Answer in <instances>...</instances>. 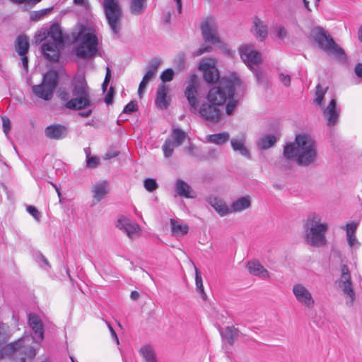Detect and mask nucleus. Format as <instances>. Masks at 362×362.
<instances>
[{"label":"nucleus","mask_w":362,"mask_h":362,"mask_svg":"<svg viewBox=\"0 0 362 362\" xmlns=\"http://www.w3.org/2000/svg\"><path fill=\"white\" fill-rule=\"evenodd\" d=\"M238 332L239 330L235 327L228 326L221 332V334L229 344L233 345L238 337Z\"/></svg>","instance_id":"31"},{"label":"nucleus","mask_w":362,"mask_h":362,"mask_svg":"<svg viewBox=\"0 0 362 362\" xmlns=\"http://www.w3.org/2000/svg\"><path fill=\"white\" fill-rule=\"evenodd\" d=\"M169 88L168 86L161 84L159 86L157 91L156 105L162 110L167 109L170 105V98L168 97Z\"/></svg>","instance_id":"24"},{"label":"nucleus","mask_w":362,"mask_h":362,"mask_svg":"<svg viewBox=\"0 0 362 362\" xmlns=\"http://www.w3.org/2000/svg\"><path fill=\"white\" fill-rule=\"evenodd\" d=\"M293 293L297 301L308 308H311L315 304V300L311 293L303 284H296L293 286Z\"/></svg>","instance_id":"14"},{"label":"nucleus","mask_w":362,"mask_h":362,"mask_svg":"<svg viewBox=\"0 0 362 362\" xmlns=\"http://www.w3.org/2000/svg\"><path fill=\"white\" fill-rule=\"evenodd\" d=\"M328 224L322 222V217L316 213L308 215L303 223L305 241L313 247H322L327 243L326 233Z\"/></svg>","instance_id":"4"},{"label":"nucleus","mask_w":362,"mask_h":362,"mask_svg":"<svg viewBox=\"0 0 362 362\" xmlns=\"http://www.w3.org/2000/svg\"><path fill=\"white\" fill-rule=\"evenodd\" d=\"M279 78L281 82L286 86L289 87L291 85V77L288 74H284L283 73H280L279 74Z\"/></svg>","instance_id":"51"},{"label":"nucleus","mask_w":362,"mask_h":362,"mask_svg":"<svg viewBox=\"0 0 362 362\" xmlns=\"http://www.w3.org/2000/svg\"><path fill=\"white\" fill-rule=\"evenodd\" d=\"M113 98H114V89L112 87H110L109 91L107 92V93L105 95V103L107 105L112 104V101H113Z\"/></svg>","instance_id":"53"},{"label":"nucleus","mask_w":362,"mask_h":362,"mask_svg":"<svg viewBox=\"0 0 362 362\" xmlns=\"http://www.w3.org/2000/svg\"><path fill=\"white\" fill-rule=\"evenodd\" d=\"M147 0H132L130 12L132 14L138 16L141 14L146 8Z\"/></svg>","instance_id":"37"},{"label":"nucleus","mask_w":362,"mask_h":362,"mask_svg":"<svg viewBox=\"0 0 362 362\" xmlns=\"http://www.w3.org/2000/svg\"><path fill=\"white\" fill-rule=\"evenodd\" d=\"M214 67V66H211L208 62H202L199 64V69L202 70L204 73H205L206 70H209Z\"/></svg>","instance_id":"59"},{"label":"nucleus","mask_w":362,"mask_h":362,"mask_svg":"<svg viewBox=\"0 0 362 362\" xmlns=\"http://www.w3.org/2000/svg\"><path fill=\"white\" fill-rule=\"evenodd\" d=\"M49 37L53 40L52 42H56L62 46L64 45L65 38L60 25L58 23H53L48 30Z\"/></svg>","instance_id":"26"},{"label":"nucleus","mask_w":362,"mask_h":362,"mask_svg":"<svg viewBox=\"0 0 362 362\" xmlns=\"http://www.w3.org/2000/svg\"><path fill=\"white\" fill-rule=\"evenodd\" d=\"M323 116L327 119L328 126L335 125L339 119V113L337 109L336 99L332 98L323 111Z\"/></svg>","instance_id":"18"},{"label":"nucleus","mask_w":362,"mask_h":362,"mask_svg":"<svg viewBox=\"0 0 362 362\" xmlns=\"http://www.w3.org/2000/svg\"><path fill=\"white\" fill-rule=\"evenodd\" d=\"M33 338L29 336L23 337L5 347V351L13 355L16 359L21 362L32 360L36 355L35 349L30 345Z\"/></svg>","instance_id":"5"},{"label":"nucleus","mask_w":362,"mask_h":362,"mask_svg":"<svg viewBox=\"0 0 362 362\" xmlns=\"http://www.w3.org/2000/svg\"><path fill=\"white\" fill-rule=\"evenodd\" d=\"M313 35L319 47L327 53L337 57L345 56L344 51L335 43L331 35L322 28H314Z\"/></svg>","instance_id":"9"},{"label":"nucleus","mask_w":362,"mask_h":362,"mask_svg":"<svg viewBox=\"0 0 362 362\" xmlns=\"http://www.w3.org/2000/svg\"><path fill=\"white\" fill-rule=\"evenodd\" d=\"M197 78L195 75H192L188 86L185 91V95L190 106V111L196 113L198 107L197 90L196 88Z\"/></svg>","instance_id":"15"},{"label":"nucleus","mask_w":362,"mask_h":362,"mask_svg":"<svg viewBox=\"0 0 362 362\" xmlns=\"http://www.w3.org/2000/svg\"><path fill=\"white\" fill-rule=\"evenodd\" d=\"M206 202L221 216H224L230 212V209L225 202L217 197L209 196L206 198Z\"/></svg>","instance_id":"23"},{"label":"nucleus","mask_w":362,"mask_h":362,"mask_svg":"<svg viewBox=\"0 0 362 362\" xmlns=\"http://www.w3.org/2000/svg\"><path fill=\"white\" fill-rule=\"evenodd\" d=\"M59 75L54 70H49L44 74L40 84L34 85L32 90L35 96L44 100H49L58 84Z\"/></svg>","instance_id":"6"},{"label":"nucleus","mask_w":362,"mask_h":362,"mask_svg":"<svg viewBox=\"0 0 362 362\" xmlns=\"http://www.w3.org/2000/svg\"><path fill=\"white\" fill-rule=\"evenodd\" d=\"M246 135L241 134L230 139V145L235 152L238 153L247 159H251V154L246 146Z\"/></svg>","instance_id":"16"},{"label":"nucleus","mask_w":362,"mask_h":362,"mask_svg":"<svg viewBox=\"0 0 362 362\" xmlns=\"http://www.w3.org/2000/svg\"><path fill=\"white\" fill-rule=\"evenodd\" d=\"M45 134L50 139L59 140L66 136L67 129L64 125L52 124L45 128Z\"/></svg>","instance_id":"20"},{"label":"nucleus","mask_w":362,"mask_h":362,"mask_svg":"<svg viewBox=\"0 0 362 362\" xmlns=\"http://www.w3.org/2000/svg\"><path fill=\"white\" fill-rule=\"evenodd\" d=\"M287 159L296 158L298 165L308 166L317 158L315 142L310 136L302 134L296 136L295 142L287 144L284 149Z\"/></svg>","instance_id":"3"},{"label":"nucleus","mask_w":362,"mask_h":362,"mask_svg":"<svg viewBox=\"0 0 362 362\" xmlns=\"http://www.w3.org/2000/svg\"><path fill=\"white\" fill-rule=\"evenodd\" d=\"M276 142V138L274 135L267 134L262 136L257 141V146L261 150H266L273 146Z\"/></svg>","instance_id":"32"},{"label":"nucleus","mask_w":362,"mask_h":362,"mask_svg":"<svg viewBox=\"0 0 362 362\" xmlns=\"http://www.w3.org/2000/svg\"><path fill=\"white\" fill-rule=\"evenodd\" d=\"M251 205L249 197H243L238 199L230 205V209L233 212H239L248 209Z\"/></svg>","instance_id":"29"},{"label":"nucleus","mask_w":362,"mask_h":362,"mask_svg":"<svg viewBox=\"0 0 362 362\" xmlns=\"http://www.w3.org/2000/svg\"><path fill=\"white\" fill-rule=\"evenodd\" d=\"M139 296L140 295L137 291H133L131 292L130 297L132 300H136L139 298Z\"/></svg>","instance_id":"63"},{"label":"nucleus","mask_w":362,"mask_h":362,"mask_svg":"<svg viewBox=\"0 0 362 362\" xmlns=\"http://www.w3.org/2000/svg\"><path fill=\"white\" fill-rule=\"evenodd\" d=\"M239 52L243 61L250 67L261 63L262 57L259 52L255 49L252 45H245L239 48Z\"/></svg>","instance_id":"13"},{"label":"nucleus","mask_w":362,"mask_h":362,"mask_svg":"<svg viewBox=\"0 0 362 362\" xmlns=\"http://www.w3.org/2000/svg\"><path fill=\"white\" fill-rule=\"evenodd\" d=\"M242 81L236 73L221 78L216 86L212 87L206 95L208 102L223 107L226 105V112L231 115L236 108L238 101L235 99V92L240 87Z\"/></svg>","instance_id":"1"},{"label":"nucleus","mask_w":362,"mask_h":362,"mask_svg":"<svg viewBox=\"0 0 362 362\" xmlns=\"http://www.w3.org/2000/svg\"><path fill=\"white\" fill-rule=\"evenodd\" d=\"M148 82L149 81H145L144 78H142L141 81L140 82L138 89V95L140 98H141L143 91L146 88Z\"/></svg>","instance_id":"57"},{"label":"nucleus","mask_w":362,"mask_h":362,"mask_svg":"<svg viewBox=\"0 0 362 362\" xmlns=\"http://www.w3.org/2000/svg\"><path fill=\"white\" fill-rule=\"evenodd\" d=\"M103 9L111 31L116 35H119L123 14L118 0H104Z\"/></svg>","instance_id":"8"},{"label":"nucleus","mask_w":362,"mask_h":362,"mask_svg":"<svg viewBox=\"0 0 362 362\" xmlns=\"http://www.w3.org/2000/svg\"><path fill=\"white\" fill-rule=\"evenodd\" d=\"M327 88L323 89L320 84H317L315 88V102L317 105H321L324 100L325 94L326 93Z\"/></svg>","instance_id":"42"},{"label":"nucleus","mask_w":362,"mask_h":362,"mask_svg":"<svg viewBox=\"0 0 362 362\" xmlns=\"http://www.w3.org/2000/svg\"><path fill=\"white\" fill-rule=\"evenodd\" d=\"M92 114V110H88L86 111H84V112H80L78 113V115L81 117H89L90 115Z\"/></svg>","instance_id":"62"},{"label":"nucleus","mask_w":362,"mask_h":362,"mask_svg":"<svg viewBox=\"0 0 362 362\" xmlns=\"http://www.w3.org/2000/svg\"><path fill=\"white\" fill-rule=\"evenodd\" d=\"M171 230L174 235H183L188 233L189 226L173 218L170 219Z\"/></svg>","instance_id":"34"},{"label":"nucleus","mask_w":362,"mask_h":362,"mask_svg":"<svg viewBox=\"0 0 362 362\" xmlns=\"http://www.w3.org/2000/svg\"><path fill=\"white\" fill-rule=\"evenodd\" d=\"M52 8H45L39 11H33L30 14V20L33 21H37L42 18L45 16L50 12Z\"/></svg>","instance_id":"44"},{"label":"nucleus","mask_w":362,"mask_h":362,"mask_svg":"<svg viewBox=\"0 0 362 362\" xmlns=\"http://www.w3.org/2000/svg\"><path fill=\"white\" fill-rule=\"evenodd\" d=\"M341 274L339 280V286L342 289L344 295L348 299L346 300L347 307H353L356 300V294L353 288L351 274L349 267L346 264L341 267Z\"/></svg>","instance_id":"10"},{"label":"nucleus","mask_w":362,"mask_h":362,"mask_svg":"<svg viewBox=\"0 0 362 362\" xmlns=\"http://www.w3.org/2000/svg\"><path fill=\"white\" fill-rule=\"evenodd\" d=\"M195 283L197 291L202 295V298L206 300V294L204 290L202 278L200 272L197 269H195Z\"/></svg>","instance_id":"40"},{"label":"nucleus","mask_w":362,"mask_h":362,"mask_svg":"<svg viewBox=\"0 0 362 362\" xmlns=\"http://www.w3.org/2000/svg\"><path fill=\"white\" fill-rule=\"evenodd\" d=\"M94 203L100 202L109 192V183L106 180L100 181L93 186Z\"/></svg>","instance_id":"22"},{"label":"nucleus","mask_w":362,"mask_h":362,"mask_svg":"<svg viewBox=\"0 0 362 362\" xmlns=\"http://www.w3.org/2000/svg\"><path fill=\"white\" fill-rule=\"evenodd\" d=\"M74 2L76 5L78 6H86L87 2L85 1V0H74Z\"/></svg>","instance_id":"64"},{"label":"nucleus","mask_w":362,"mask_h":362,"mask_svg":"<svg viewBox=\"0 0 362 362\" xmlns=\"http://www.w3.org/2000/svg\"><path fill=\"white\" fill-rule=\"evenodd\" d=\"M98 52V39L95 34L86 33L79 37V43L76 47V55L83 59L94 58Z\"/></svg>","instance_id":"7"},{"label":"nucleus","mask_w":362,"mask_h":362,"mask_svg":"<svg viewBox=\"0 0 362 362\" xmlns=\"http://www.w3.org/2000/svg\"><path fill=\"white\" fill-rule=\"evenodd\" d=\"M211 47L209 45L203 46L198 49L194 53V56H200L206 52H209L211 50Z\"/></svg>","instance_id":"54"},{"label":"nucleus","mask_w":362,"mask_h":362,"mask_svg":"<svg viewBox=\"0 0 362 362\" xmlns=\"http://www.w3.org/2000/svg\"><path fill=\"white\" fill-rule=\"evenodd\" d=\"M27 211L37 221L40 220V214L39 211L34 206H28Z\"/></svg>","instance_id":"49"},{"label":"nucleus","mask_w":362,"mask_h":362,"mask_svg":"<svg viewBox=\"0 0 362 362\" xmlns=\"http://www.w3.org/2000/svg\"><path fill=\"white\" fill-rule=\"evenodd\" d=\"M172 141L176 147L181 146L187 138L186 133L178 127H174L171 133Z\"/></svg>","instance_id":"36"},{"label":"nucleus","mask_w":362,"mask_h":362,"mask_svg":"<svg viewBox=\"0 0 362 362\" xmlns=\"http://www.w3.org/2000/svg\"><path fill=\"white\" fill-rule=\"evenodd\" d=\"M15 48L19 55H25L29 49L28 37L24 35L18 36L16 41Z\"/></svg>","instance_id":"30"},{"label":"nucleus","mask_w":362,"mask_h":362,"mask_svg":"<svg viewBox=\"0 0 362 362\" xmlns=\"http://www.w3.org/2000/svg\"><path fill=\"white\" fill-rule=\"evenodd\" d=\"M357 223L352 222L348 223L346 226V235H355L356 230L357 229Z\"/></svg>","instance_id":"52"},{"label":"nucleus","mask_w":362,"mask_h":362,"mask_svg":"<svg viewBox=\"0 0 362 362\" xmlns=\"http://www.w3.org/2000/svg\"><path fill=\"white\" fill-rule=\"evenodd\" d=\"M49 37L48 29H41L35 35V42L36 44L41 43Z\"/></svg>","instance_id":"45"},{"label":"nucleus","mask_w":362,"mask_h":362,"mask_svg":"<svg viewBox=\"0 0 362 362\" xmlns=\"http://www.w3.org/2000/svg\"><path fill=\"white\" fill-rule=\"evenodd\" d=\"M144 186L149 192H152L158 188V185L154 178L145 179L144 181Z\"/></svg>","instance_id":"43"},{"label":"nucleus","mask_w":362,"mask_h":362,"mask_svg":"<svg viewBox=\"0 0 362 362\" xmlns=\"http://www.w3.org/2000/svg\"><path fill=\"white\" fill-rule=\"evenodd\" d=\"M354 71L356 75L358 77L362 78V63H358L354 69Z\"/></svg>","instance_id":"58"},{"label":"nucleus","mask_w":362,"mask_h":362,"mask_svg":"<svg viewBox=\"0 0 362 362\" xmlns=\"http://www.w3.org/2000/svg\"><path fill=\"white\" fill-rule=\"evenodd\" d=\"M276 34L279 38L284 39L287 35V31L284 27L279 26L276 28Z\"/></svg>","instance_id":"56"},{"label":"nucleus","mask_w":362,"mask_h":362,"mask_svg":"<svg viewBox=\"0 0 362 362\" xmlns=\"http://www.w3.org/2000/svg\"><path fill=\"white\" fill-rule=\"evenodd\" d=\"M137 109V103L134 100H132L124 107L123 112L130 114L136 112Z\"/></svg>","instance_id":"47"},{"label":"nucleus","mask_w":362,"mask_h":362,"mask_svg":"<svg viewBox=\"0 0 362 362\" xmlns=\"http://www.w3.org/2000/svg\"><path fill=\"white\" fill-rule=\"evenodd\" d=\"M174 71L172 69H167L160 74V79L163 82L171 81L173 78Z\"/></svg>","instance_id":"46"},{"label":"nucleus","mask_w":362,"mask_h":362,"mask_svg":"<svg viewBox=\"0 0 362 362\" xmlns=\"http://www.w3.org/2000/svg\"><path fill=\"white\" fill-rule=\"evenodd\" d=\"M209 142L217 145H221L226 143L230 139V134L226 132H223L218 134H210L206 136Z\"/></svg>","instance_id":"33"},{"label":"nucleus","mask_w":362,"mask_h":362,"mask_svg":"<svg viewBox=\"0 0 362 362\" xmlns=\"http://www.w3.org/2000/svg\"><path fill=\"white\" fill-rule=\"evenodd\" d=\"M175 191L182 197L186 198H194V196L191 194L192 192L191 187L182 180H177L175 183Z\"/></svg>","instance_id":"27"},{"label":"nucleus","mask_w":362,"mask_h":362,"mask_svg":"<svg viewBox=\"0 0 362 362\" xmlns=\"http://www.w3.org/2000/svg\"><path fill=\"white\" fill-rule=\"evenodd\" d=\"M3 131L6 135H7L11 128L10 119L6 116H1Z\"/></svg>","instance_id":"48"},{"label":"nucleus","mask_w":362,"mask_h":362,"mask_svg":"<svg viewBox=\"0 0 362 362\" xmlns=\"http://www.w3.org/2000/svg\"><path fill=\"white\" fill-rule=\"evenodd\" d=\"M21 57L22 64L24 68L27 69L28 66V59L25 55H20Z\"/></svg>","instance_id":"61"},{"label":"nucleus","mask_w":362,"mask_h":362,"mask_svg":"<svg viewBox=\"0 0 362 362\" xmlns=\"http://www.w3.org/2000/svg\"><path fill=\"white\" fill-rule=\"evenodd\" d=\"M139 352L145 359L146 362H157L153 349L151 346H143L141 348Z\"/></svg>","instance_id":"38"},{"label":"nucleus","mask_w":362,"mask_h":362,"mask_svg":"<svg viewBox=\"0 0 362 362\" xmlns=\"http://www.w3.org/2000/svg\"><path fill=\"white\" fill-rule=\"evenodd\" d=\"M86 163L89 168H95L99 163V159L96 156L89 157V155L87 154Z\"/></svg>","instance_id":"50"},{"label":"nucleus","mask_w":362,"mask_h":362,"mask_svg":"<svg viewBox=\"0 0 362 362\" xmlns=\"http://www.w3.org/2000/svg\"><path fill=\"white\" fill-rule=\"evenodd\" d=\"M347 236L348 244L350 247L358 246L359 243L356 239L355 235H349Z\"/></svg>","instance_id":"55"},{"label":"nucleus","mask_w":362,"mask_h":362,"mask_svg":"<svg viewBox=\"0 0 362 362\" xmlns=\"http://www.w3.org/2000/svg\"><path fill=\"white\" fill-rule=\"evenodd\" d=\"M117 226L123 230L129 238L140 230V227L137 223L124 216L118 219Z\"/></svg>","instance_id":"21"},{"label":"nucleus","mask_w":362,"mask_h":362,"mask_svg":"<svg viewBox=\"0 0 362 362\" xmlns=\"http://www.w3.org/2000/svg\"><path fill=\"white\" fill-rule=\"evenodd\" d=\"M175 146V144L173 142L171 139H167L165 141V142L162 146V149H163V151L164 153V156L165 158H169L172 156V154L174 151Z\"/></svg>","instance_id":"41"},{"label":"nucleus","mask_w":362,"mask_h":362,"mask_svg":"<svg viewBox=\"0 0 362 362\" xmlns=\"http://www.w3.org/2000/svg\"><path fill=\"white\" fill-rule=\"evenodd\" d=\"M197 112L202 119L211 123L218 122L222 117L221 107L208 101L197 107Z\"/></svg>","instance_id":"11"},{"label":"nucleus","mask_w":362,"mask_h":362,"mask_svg":"<svg viewBox=\"0 0 362 362\" xmlns=\"http://www.w3.org/2000/svg\"><path fill=\"white\" fill-rule=\"evenodd\" d=\"M59 97L64 102L66 108L72 110H85L92 105L90 88L83 76H76L71 83V92L64 88L59 90Z\"/></svg>","instance_id":"2"},{"label":"nucleus","mask_w":362,"mask_h":362,"mask_svg":"<svg viewBox=\"0 0 362 362\" xmlns=\"http://www.w3.org/2000/svg\"><path fill=\"white\" fill-rule=\"evenodd\" d=\"M62 47L56 42H47L42 45V53L46 59L56 62L59 59Z\"/></svg>","instance_id":"17"},{"label":"nucleus","mask_w":362,"mask_h":362,"mask_svg":"<svg viewBox=\"0 0 362 362\" xmlns=\"http://www.w3.org/2000/svg\"><path fill=\"white\" fill-rule=\"evenodd\" d=\"M161 60L158 58L152 59L146 67V73L144 74L143 78L145 81H150L157 72V70L160 65Z\"/></svg>","instance_id":"28"},{"label":"nucleus","mask_w":362,"mask_h":362,"mask_svg":"<svg viewBox=\"0 0 362 362\" xmlns=\"http://www.w3.org/2000/svg\"><path fill=\"white\" fill-rule=\"evenodd\" d=\"M254 25L255 27V36L257 39L262 41L267 36V28L263 25L262 21L257 17L254 19Z\"/></svg>","instance_id":"35"},{"label":"nucleus","mask_w":362,"mask_h":362,"mask_svg":"<svg viewBox=\"0 0 362 362\" xmlns=\"http://www.w3.org/2000/svg\"><path fill=\"white\" fill-rule=\"evenodd\" d=\"M108 327H109L110 331L111 332L112 337L115 339L116 342L117 344H119V339L117 337V335L115 331L114 330V329L112 328V327L111 325H108Z\"/></svg>","instance_id":"60"},{"label":"nucleus","mask_w":362,"mask_h":362,"mask_svg":"<svg viewBox=\"0 0 362 362\" xmlns=\"http://www.w3.org/2000/svg\"><path fill=\"white\" fill-rule=\"evenodd\" d=\"M204 78L209 83L216 82L219 78L218 71L215 67L206 70L205 73H204Z\"/></svg>","instance_id":"39"},{"label":"nucleus","mask_w":362,"mask_h":362,"mask_svg":"<svg viewBox=\"0 0 362 362\" xmlns=\"http://www.w3.org/2000/svg\"><path fill=\"white\" fill-rule=\"evenodd\" d=\"M201 30L203 39L205 42L212 45L221 42L218 34V26L211 18H207L201 25Z\"/></svg>","instance_id":"12"},{"label":"nucleus","mask_w":362,"mask_h":362,"mask_svg":"<svg viewBox=\"0 0 362 362\" xmlns=\"http://www.w3.org/2000/svg\"><path fill=\"white\" fill-rule=\"evenodd\" d=\"M28 322L35 335L32 337L33 340L36 338V342L41 341L44 338V329L40 319L35 314H30L28 317Z\"/></svg>","instance_id":"19"},{"label":"nucleus","mask_w":362,"mask_h":362,"mask_svg":"<svg viewBox=\"0 0 362 362\" xmlns=\"http://www.w3.org/2000/svg\"><path fill=\"white\" fill-rule=\"evenodd\" d=\"M247 267L251 274L257 276L262 279L270 277L269 272L257 261L249 262Z\"/></svg>","instance_id":"25"}]
</instances>
